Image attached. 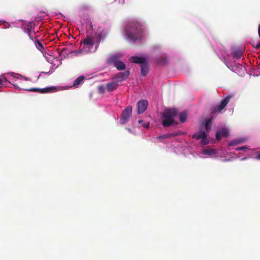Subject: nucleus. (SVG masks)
I'll return each mask as SVG.
<instances>
[{
  "label": "nucleus",
  "instance_id": "obj_1",
  "mask_svg": "<svg viewBox=\"0 0 260 260\" xmlns=\"http://www.w3.org/2000/svg\"><path fill=\"white\" fill-rule=\"evenodd\" d=\"M177 115V111L176 109H165L162 113V116L165 118L162 124L164 126L167 127L172 125L174 122V117Z\"/></svg>",
  "mask_w": 260,
  "mask_h": 260
},
{
  "label": "nucleus",
  "instance_id": "obj_2",
  "mask_svg": "<svg viewBox=\"0 0 260 260\" xmlns=\"http://www.w3.org/2000/svg\"><path fill=\"white\" fill-rule=\"evenodd\" d=\"M145 29L143 25L139 22H129L125 28V32H143Z\"/></svg>",
  "mask_w": 260,
  "mask_h": 260
},
{
  "label": "nucleus",
  "instance_id": "obj_3",
  "mask_svg": "<svg viewBox=\"0 0 260 260\" xmlns=\"http://www.w3.org/2000/svg\"><path fill=\"white\" fill-rule=\"evenodd\" d=\"M22 89L27 90L31 92H38L40 93H50V92H54L57 90V88L55 86H51L49 87H46L44 88H21Z\"/></svg>",
  "mask_w": 260,
  "mask_h": 260
},
{
  "label": "nucleus",
  "instance_id": "obj_4",
  "mask_svg": "<svg viewBox=\"0 0 260 260\" xmlns=\"http://www.w3.org/2000/svg\"><path fill=\"white\" fill-rule=\"evenodd\" d=\"M234 96V94H230L222 100L219 105L214 108L212 112L215 113L216 112H220L229 103L230 100Z\"/></svg>",
  "mask_w": 260,
  "mask_h": 260
},
{
  "label": "nucleus",
  "instance_id": "obj_5",
  "mask_svg": "<svg viewBox=\"0 0 260 260\" xmlns=\"http://www.w3.org/2000/svg\"><path fill=\"white\" fill-rule=\"evenodd\" d=\"M133 108L131 106H127L122 111L121 115L120 122L121 124L126 123L129 120L132 113Z\"/></svg>",
  "mask_w": 260,
  "mask_h": 260
},
{
  "label": "nucleus",
  "instance_id": "obj_6",
  "mask_svg": "<svg viewBox=\"0 0 260 260\" xmlns=\"http://www.w3.org/2000/svg\"><path fill=\"white\" fill-rule=\"evenodd\" d=\"M130 72L129 70L125 71L123 72H119L117 74H115L112 79L117 83L119 82H122L125 80L129 76Z\"/></svg>",
  "mask_w": 260,
  "mask_h": 260
},
{
  "label": "nucleus",
  "instance_id": "obj_7",
  "mask_svg": "<svg viewBox=\"0 0 260 260\" xmlns=\"http://www.w3.org/2000/svg\"><path fill=\"white\" fill-rule=\"evenodd\" d=\"M122 56L123 55L121 53L111 54L107 59V63L109 65H114L119 61Z\"/></svg>",
  "mask_w": 260,
  "mask_h": 260
},
{
  "label": "nucleus",
  "instance_id": "obj_8",
  "mask_svg": "<svg viewBox=\"0 0 260 260\" xmlns=\"http://www.w3.org/2000/svg\"><path fill=\"white\" fill-rule=\"evenodd\" d=\"M148 101L145 100H142L138 102L137 104L138 114H140L144 113L148 106Z\"/></svg>",
  "mask_w": 260,
  "mask_h": 260
},
{
  "label": "nucleus",
  "instance_id": "obj_9",
  "mask_svg": "<svg viewBox=\"0 0 260 260\" xmlns=\"http://www.w3.org/2000/svg\"><path fill=\"white\" fill-rule=\"evenodd\" d=\"M35 23L32 21L24 24L23 25L24 29L27 31V32H31L32 31H33V32H40L43 31L42 29H40L35 31Z\"/></svg>",
  "mask_w": 260,
  "mask_h": 260
},
{
  "label": "nucleus",
  "instance_id": "obj_10",
  "mask_svg": "<svg viewBox=\"0 0 260 260\" xmlns=\"http://www.w3.org/2000/svg\"><path fill=\"white\" fill-rule=\"evenodd\" d=\"M129 60L133 63L140 64V66L147 61V59L143 57H138L136 56H132Z\"/></svg>",
  "mask_w": 260,
  "mask_h": 260
},
{
  "label": "nucleus",
  "instance_id": "obj_11",
  "mask_svg": "<svg viewBox=\"0 0 260 260\" xmlns=\"http://www.w3.org/2000/svg\"><path fill=\"white\" fill-rule=\"evenodd\" d=\"M140 34H126V39L129 42H135L140 39Z\"/></svg>",
  "mask_w": 260,
  "mask_h": 260
},
{
  "label": "nucleus",
  "instance_id": "obj_12",
  "mask_svg": "<svg viewBox=\"0 0 260 260\" xmlns=\"http://www.w3.org/2000/svg\"><path fill=\"white\" fill-rule=\"evenodd\" d=\"M250 44L254 48L258 49L260 48V36L259 34L258 37L252 39Z\"/></svg>",
  "mask_w": 260,
  "mask_h": 260
},
{
  "label": "nucleus",
  "instance_id": "obj_13",
  "mask_svg": "<svg viewBox=\"0 0 260 260\" xmlns=\"http://www.w3.org/2000/svg\"><path fill=\"white\" fill-rule=\"evenodd\" d=\"M118 87V83L116 81L110 82L107 83L106 87L108 91H112L116 89Z\"/></svg>",
  "mask_w": 260,
  "mask_h": 260
},
{
  "label": "nucleus",
  "instance_id": "obj_14",
  "mask_svg": "<svg viewBox=\"0 0 260 260\" xmlns=\"http://www.w3.org/2000/svg\"><path fill=\"white\" fill-rule=\"evenodd\" d=\"M181 135L180 133L179 132H173L171 133H168L165 135H162L160 136L158 138L159 139H168L172 137H175Z\"/></svg>",
  "mask_w": 260,
  "mask_h": 260
},
{
  "label": "nucleus",
  "instance_id": "obj_15",
  "mask_svg": "<svg viewBox=\"0 0 260 260\" xmlns=\"http://www.w3.org/2000/svg\"><path fill=\"white\" fill-rule=\"evenodd\" d=\"M84 79L85 77L84 76H79L74 81L73 86L75 88L78 87L81 84L83 83Z\"/></svg>",
  "mask_w": 260,
  "mask_h": 260
},
{
  "label": "nucleus",
  "instance_id": "obj_16",
  "mask_svg": "<svg viewBox=\"0 0 260 260\" xmlns=\"http://www.w3.org/2000/svg\"><path fill=\"white\" fill-rule=\"evenodd\" d=\"M140 67H141V75L142 76H145L147 74L148 71H149V67H148V65L147 63V61L146 62H145V63H143L141 66H140Z\"/></svg>",
  "mask_w": 260,
  "mask_h": 260
},
{
  "label": "nucleus",
  "instance_id": "obj_17",
  "mask_svg": "<svg viewBox=\"0 0 260 260\" xmlns=\"http://www.w3.org/2000/svg\"><path fill=\"white\" fill-rule=\"evenodd\" d=\"M168 60L166 56H160L157 59V63L159 65H166Z\"/></svg>",
  "mask_w": 260,
  "mask_h": 260
},
{
  "label": "nucleus",
  "instance_id": "obj_18",
  "mask_svg": "<svg viewBox=\"0 0 260 260\" xmlns=\"http://www.w3.org/2000/svg\"><path fill=\"white\" fill-rule=\"evenodd\" d=\"M114 66L119 71L124 70L125 69V64L120 60L114 64Z\"/></svg>",
  "mask_w": 260,
  "mask_h": 260
},
{
  "label": "nucleus",
  "instance_id": "obj_19",
  "mask_svg": "<svg viewBox=\"0 0 260 260\" xmlns=\"http://www.w3.org/2000/svg\"><path fill=\"white\" fill-rule=\"evenodd\" d=\"M243 52L241 49H236L233 51L234 57L236 59H239L241 57Z\"/></svg>",
  "mask_w": 260,
  "mask_h": 260
},
{
  "label": "nucleus",
  "instance_id": "obj_20",
  "mask_svg": "<svg viewBox=\"0 0 260 260\" xmlns=\"http://www.w3.org/2000/svg\"><path fill=\"white\" fill-rule=\"evenodd\" d=\"M205 134H206L205 132L202 131L200 134H197V133L194 134L192 135V137L193 138H195L197 140H199L200 139H202V138H205Z\"/></svg>",
  "mask_w": 260,
  "mask_h": 260
},
{
  "label": "nucleus",
  "instance_id": "obj_21",
  "mask_svg": "<svg viewBox=\"0 0 260 260\" xmlns=\"http://www.w3.org/2000/svg\"><path fill=\"white\" fill-rule=\"evenodd\" d=\"M187 117V113L186 112H182L179 115V120L181 123H184Z\"/></svg>",
  "mask_w": 260,
  "mask_h": 260
},
{
  "label": "nucleus",
  "instance_id": "obj_22",
  "mask_svg": "<svg viewBox=\"0 0 260 260\" xmlns=\"http://www.w3.org/2000/svg\"><path fill=\"white\" fill-rule=\"evenodd\" d=\"M221 136L224 137H227L229 136V131L226 128H222L218 131Z\"/></svg>",
  "mask_w": 260,
  "mask_h": 260
},
{
  "label": "nucleus",
  "instance_id": "obj_23",
  "mask_svg": "<svg viewBox=\"0 0 260 260\" xmlns=\"http://www.w3.org/2000/svg\"><path fill=\"white\" fill-rule=\"evenodd\" d=\"M211 119H208L205 122V129L207 132H209L211 129Z\"/></svg>",
  "mask_w": 260,
  "mask_h": 260
},
{
  "label": "nucleus",
  "instance_id": "obj_24",
  "mask_svg": "<svg viewBox=\"0 0 260 260\" xmlns=\"http://www.w3.org/2000/svg\"><path fill=\"white\" fill-rule=\"evenodd\" d=\"M203 153L204 154L211 155L216 153L215 150L214 149H205L204 150Z\"/></svg>",
  "mask_w": 260,
  "mask_h": 260
},
{
  "label": "nucleus",
  "instance_id": "obj_25",
  "mask_svg": "<svg viewBox=\"0 0 260 260\" xmlns=\"http://www.w3.org/2000/svg\"><path fill=\"white\" fill-rule=\"evenodd\" d=\"M83 43L85 45L90 46H92L94 44L93 40L89 37H87L86 39L84 40Z\"/></svg>",
  "mask_w": 260,
  "mask_h": 260
},
{
  "label": "nucleus",
  "instance_id": "obj_26",
  "mask_svg": "<svg viewBox=\"0 0 260 260\" xmlns=\"http://www.w3.org/2000/svg\"><path fill=\"white\" fill-rule=\"evenodd\" d=\"M35 45L36 47L40 50H41L44 48L43 47V45L39 40H37L36 41Z\"/></svg>",
  "mask_w": 260,
  "mask_h": 260
},
{
  "label": "nucleus",
  "instance_id": "obj_27",
  "mask_svg": "<svg viewBox=\"0 0 260 260\" xmlns=\"http://www.w3.org/2000/svg\"><path fill=\"white\" fill-rule=\"evenodd\" d=\"M7 82L6 78L4 76H0V87Z\"/></svg>",
  "mask_w": 260,
  "mask_h": 260
},
{
  "label": "nucleus",
  "instance_id": "obj_28",
  "mask_svg": "<svg viewBox=\"0 0 260 260\" xmlns=\"http://www.w3.org/2000/svg\"><path fill=\"white\" fill-rule=\"evenodd\" d=\"M201 144L202 145H207V144H208L209 141L207 139V135H206V134H205V138H202V139H201Z\"/></svg>",
  "mask_w": 260,
  "mask_h": 260
},
{
  "label": "nucleus",
  "instance_id": "obj_29",
  "mask_svg": "<svg viewBox=\"0 0 260 260\" xmlns=\"http://www.w3.org/2000/svg\"><path fill=\"white\" fill-rule=\"evenodd\" d=\"M2 24L4 25V28H9L11 26V25L9 23L1 20L0 25Z\"/></svg>",
  "mask_w": 260,
  "mask_h": 260
},
{
  "label": "nucleus",
  "instance_id": "obj_30",
  "mask_svg": "<svg viewBox=\"0 0 260 260\" xmlns=\"http://www.w3.org/2000/svg\"><path fill=\"white\" fill-rule=\"evenodd\" d=\"M221 136H221V135L220 134V133L218 131H217V133H216V139H217L218 141L220 140V139H221Z\"/></svg>",
  "mask_w": 260,
  "mask_h": 260
},
{
  "label": "nucleus",
  "instance_id": "obj_31",
  "mask_svg": "<svg viewBox=\"0 0 260 260\" xmlns=\"http://www.w3.org/2000/svg\"><path fill=\"white\" fill-rule=\"evenodd\" d=\"M247 149H248V148L246 146H243L241 147H239V148H237L236 149L237 150H245Z\"/></svg>",
  "mask_w": 260,
  "mask_h": 260
},
{
  "label": "nucleus",
  "instance_id": "obj_32",
  "mask_svg": "<svg viewBox=\"0 0 260 260\" xmlns=\"http://www.w3.org/2000/svg\"><path fill=\"white\" fill-rule=\"evenodd\" d=\"M143 125V126H144L146 128H148L149 126V123L147 122V123H144Z\"/></svg>",
  "mask_w": 260,
  "mask_h": 260
},
{
  "label": "nucleus",
  "instance_id": "obj_33",
  "mask_svg": "<svg viewBox=\"0 0 260 260\" xmlns=\"http://www.w3.org/2000/svg\"><path fill=\"white\" fill-rule=\"evenodd\" d=\"M256 158L257 159H259V160H260V154H257V155H256Z\"/></svg>",
  "mask_w": 260,
  "mask_h": 260
},
{
  "label": "nucleus",
  "instance_id": "obj_34",
  "mask_svg": "<svg viewBox=\"0 0 260 260\" xmlns=\"http://www.w3.org/2000/svg\"><path fill=\"white\" fill-rule=\"evenodd\" d=\"M143 122V120H139L138 121V122L139 123L141 124V123H142V122Z\"/></svg>",
  "mask_w": 260,
  "mask_h": 260
},
{
  "label": "nucleus",
  "instance_id": "obj_35",
  "mask_svg": "<svg viewBox=\"0 0 260 260\" xmlns=\"http://www.w3.org/2000/svg\"><path fill=\"white\" fill-rule=\"evenodd\" d=\"M258 32H260V24L258 26Z\"/></svg>",
  "mask_w": 260,
  "mask_h": 260
},
{
  "label": "nucleus",
  "instance_id": "obj_36",
  "mask_svg": "<svg viewBox=\"0 0 260 260\" xmlns=\"http://www.w3.org/2000/svg\"><path fill=\"white\" fill-rule=\"evenodd\" d=\"M242 160H244V159H246V158L245 157H244L243 158H242Z\"/></svg>",
  "mask_w": 260,
  "mask_h": 260
}]
</instances>
